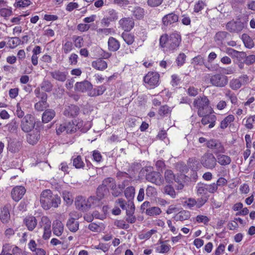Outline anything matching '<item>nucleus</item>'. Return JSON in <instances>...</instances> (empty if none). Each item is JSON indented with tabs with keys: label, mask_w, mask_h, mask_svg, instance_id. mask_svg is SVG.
<instances>
[{
	"label": "nucleus",
	"mask_w": 255,
	"mask_h": 255,
	"mask_svg": "<svg viewBox=\"0 0 255 255\" xmlns=\"http://www.w3.org/2000/svg\"><path fill=\"white\" fill-rule=\"evenodd\" d=\"M181 42V36L177 31L168 35H162L159 39V45L162 48H166L169 51L174 52L179 47Z\"/></svg>",
	"instance_id": "nucleus-1"
},
{
	"label": "nucleus",
	"mask_w": 255,
	"mask_h": 255,
	"mask_svg": "<svg viewBox=\"0 0 255 255\" xmlns=\"http://www.w3.org/2000/svg\"><path fill=\"white\" fill-rule=\"evenodd\" d=\"M40 203L45 210H48L51 207L57 208L61 203L60 197L58 195H54L50 190L46 189L40 194Z\"/></svg>",
	"instance_id": "nucleus-2"
},
{
	"label": "nucleus",
	"mask_w": 255,
	"mask_h": 255,
	"mask_svg": "<svg viewBox=\"0 0 255 255\" xmlns=\"http://www.w3.org/2000/svg\"><path fill=\"white\" fill-rule=\"evenodd\" d=\"M193 104L198 110V116H203L204 114L213 111L209 105L210 101L208 98L204 95L198 97L195 99Z\"/></svg>",
	"instance_id": "nucleus-3"
},
{
	"label": "nucleus",
	"mask_w": 255,
	"mask_h": 255,
	"mask_svg": "<svg viewBox=\"0 0 255 255\" xmlns=\"http://www.w3.org/2000/svg\"><path fill=\"white\" fill-rule=\"evenodd\" d=\"M145 178L147 181L157 186H160L164 183L163 178L158 171L153 170L151 166L146 167L144 169Z\"/></svg>",
	"instance_id": "nucleus-4"
},
{
	"label": "nucleus",
	"mask_w": 255,
	"mask_h": 255,
	"mask_svg": "<svg viewBox=\"0 0 255 255\" xmlns=\"http://www.w3.org/2000/svg\"><path fill=\"white\" fill-rule=\"evenodd\" d=\"M247 26V22L239 18L233 19L226 24V29L231 33H240Z\"/></svg>",
	"instance_id": "nucleus-5"
},
{
	"label": "nucleus",
	"mask_w": 255,
	"mask_h": 255,
	"mask_svg": "<svg viewBox=\"0 0 255 255\" xmlns=\"http://www.w3.org/2000/svg\"><path fill=\"white\" fill-rule=\"evenodd\" d=\"M201 165L205 168L213 169L217 165V159L211 153H205L200 159Z\"/></svg>",
	"instance_id": "nucleus-6"
},
{
	"label": "nucleus",
	"mask_w": 255,
	"mask_h": 255,
	"mask_svg": "<svg viewBox=\"0 0 255 255\" xmlns=\"http://www.w3.org/2000/svg\"><path fill=\"white\" fill-rule=\"evenodd\" d=\"M22 250L15 245L5 243L2 245L0 255H22Z\"/></svg>",
	"instance_id": "nucleus-7"
},
{
	"label": "nucleus",
	"mask_w": 255,
	"mask_h": 255,
	"mask_svg": "<svg viewBox=\"0 0 255 255\" xmlns=\"http://www.w3.org/2000/svg\"><path fill=\"white\" fill-rule=\"evenodd\" d=\"M250 82L249 77L247 75H243L237 78L232 79L229 83V87L233 90L237 91L242 86H246Z\"/></svg>",
	"instance_id": "nucleus-8"
},
{
	"label": "nucleus",
	"mask_w": 255,
	"mask_h": 255,
	"mask_svg": "<svg viewBox=\"0 0 255 255\" xmlns=\"http://www.w3.org/2000/svg\"><path fill=\"white\" fill-rule=\"evenodd\" d=\"M35 125L34 117L31 114H26L21 121V128L25 132H30L34 128Z\"/></svg>",
	"instance_id": "nucleus-9"
},
{
	"label": "nucleus",
	"mask_w": 255,
	"mask_h": 255,
	"mask_svg": "<svg viewBox=\"0 0 255 255\" xmlns=\"http://www.w3.org/2000/svg\"><path fill=\"white\" fill-rule=\"evenodd\" d=\"M210 82L213 86L223 88L227 85L228 83V78L225 75L216 74L211 77Z\"/></svg>",
	"instance_id": "nucleus-10"
},
{
	"label": "nucleus",
	"mask_w": 255,
	"mask_h": 255,
	"mask_svg": "<svg viewBox=\"0 0 255 255\" xmlns=\"http://www.w3.org/2000/svg\"><path fill=\"white\" fill-rule=\"evenodd\" d=\"M51 222L49 219L46 216H43L39 222V225L43 229L44 233L43 238L44 240L48 239L51 235Z\"/></svg>",
	"instance_id": "nucleus-11"
},
{
	"label": "nucleus",
	"mask_w": 255,
	"mask_h": 255,
	"mask_svg": "<svg viewBox=\"0 0 255 255\" xmlns=\"http://www.w3.org/2000/svg\"><path fill=\"white\" fill-rule=\"evenodd\" d=\"M178 19L179 16L175 12L164 15L161 20L162 27L166 28L172 26L174 23L178 22Z\"/></svg>",
	"instance_id": "nucleus-12"
},
{
	"label": "nucleus",
	"mask_w": 255,
	"mask_h": 255,
	"mask_svg": "<svg viewBox=\"0 0 255 255\" xmlns=\"http://www.w3.org/2000/svg\"><path fill=\"white\" fill-rule=\"evenodd\" d=\"M159 74L155 72H149L144 77V82L150 87H154L158 84Z\"/></svg>",
	"instance_id": "nucleus-13"
},
{
	"label": "nucleus",
	"mask_w": 255,
	"mask_h": 255,
	"mask_svg": "<svg viewBox=\"0 0 255 255\" xmlns=\"http://www.w3.org/2000/svg\"><path fill=\"white\" fill-rule=\"evenodd\" d=\"M206 145L208 148L214 149V153L216 154L225 152L224 147L219 140L213 139H210L207 142Z\"/></svg>",
	"instance_id": "nucleus-14"
},
{
	"label": "nucleus",
	"mask_w": 255,
	"mask_h": 255,
	"mask_svg": "<svg viewBox=\"0 0 255 255\" xmlns=\"http://www.w3.org/2000/svg\"><path fill=\"white\" fill-rule=\"evenodd\" d=\"M88 199L85 197L79 196L76 198L75 204L77 209L85 212L89 210L90 208Z\"/></svg>",
	"instance_id": "nucleus-15"
},
{
	"label": "nucleus",
	"mask_w": 255,
	"mask_h": 255,
	"mask_svg": "<svg viewBox=\"0 0 255 255\" xmlns=\"http://www.w3.org/2000/svg\"><path fill=\"white\" fill-rule=\"evenodd\" d=\"M199 116L202 117L201 123L203 125L206 126L209 124L208 128H211L215 126L217 118L215 115L212 114V112L204 114L203 116Z\"/></svg>",
	"instance_id": "nucleus-16"
},
{
	"label": "nucleus",
	"mask_w": 255,
	"mask_h": 255,
	"mask_svg": "<svg viewBox=\"0 0 255 255\" xmlns=\"http://www.w3.org/2000/svg\"><path fill=\"white\" fill-rule=\"evenodd\" d=\"M25 192L26 189L23 186H17L12 189L11 192V196L13 200L17 202L22 198Z\"/></svg>",
	"instance_id": "nucleus-17"
},
{
	"label": "nucleus",
	"mask_w": 255,
	"mask_h": 255,
	"mask_svg": "<svg viewBox=\"0 0 255 255\" xmlns=\"http://www.w3.org/2000/svg\"><path fill=\"white\" fill-rule=\"evenodd\" d=\"M75 123L76 130L79 129L82 132H86L92 127V124L90 121L84 122L81 119L75 120Z\"/></svg>",
	"instance_id": "nucleus-18"
},
{
	"label": "nucleus",
	"mask_w": 255,
	"mask_h": 255,
	"mask_svg": "<svg viewBox=\"0 0 255 255\" xmlns=\"http://www.w3.org/2000/svg\"><path fill=\"white\" fill-rule=\"evenodd\" d=\"M119 24L126 31H129L133 28L134 22L131 17H125L119 20Z\"/></svg>",
	"instance_id": "nucleus-19"
},
{
	"label": "nucleus",
	"mask_w": 255,
	"mask_h": 255,
	"mask_svg": "<svg viewBox=\"0 0 255 255\" xmlns=\"http://www.w3.org/2000/svg\"><path fill=\"white\" fill-rule=\"evenodd\" d=\"M135 210V206L133 202H129L128 204V209L126 211V221L130 223L133 224L136 222V217L133 215Z\"/></svg>",
	"instance_id": "nucleus-20"
},
{
	"label": "nucleus",
	"mask_w": 255,
	"mask_h": 255,
	"mask_svg": "<svg viewBox=\"0 0 255 255\" xmlns=\"http://www.w3.org/2000/svg\"><path fill=\"white\" fill-rule=\"evenodd\" d=\"M27 142L31 144H36L40 138V131L35 129L28 133L26 136Z\"/></svg>",
	"instance_id": "nucleus-21"
},
{
	"label": "nucleus",
	"mask_w": 255,
	"mask_h": 255,
	"mask_svg": "<svg viewBox=\"0 0 255 255\" xmlns=\"http://www.w3.org/2000/svg\"><path fill=\"white\" fill-rule=\"evenodd\" d=\"M51 76L55 80L64 82L67 77L68 72L61 71L59 70H55L50 72Z\"/></svg>",
	"instance_id": "nucleus-22"
},
{
	"label": "nucleus",
	"mask_w": 255,
	"mask_h": 255,
	"mask_svg": "<svg viewBox=\"0 0 255 255\" xmlns=\"http://www.w3.org/2000/svg\"><path fill=\"white\" fill-rule=\"evenodd\" d=\"M92 84L86 80L81 82H77L75 85V90L82 92H86L92 89Z\"/></svg>",
	"instance_id": "nucleus-23"
},
{
	"label": "nucleus",
	"mask_w": 255,
	"mask_h": 255,
	"mask_svg": "<svg viewBox=\"0 0 255 255\" xmlns=\"http://www.w3.org/2000/svg\"><path fill=\"white\" fill-rule=\"evenodd\" d=\"M52 230L54 235L59 237L63 232L64 225L60 221L56 220L53 223Z\"/></svg>",
	"instance_id": "nucleus-24"
},
{
	"label": "nucleus",
	"mask_w": 255,
	"mask_h": 255,
	"mask_svg": "<svg viewBox=\"0 0 255 255\" xmlns=\"http://www.w3.org/2000/svg\"><path fill=\"white\" fill-rule=\"evenodd\" d=\"M79 113V107L77 106L71 105L65 110L64 114L68 117H74L77 116Z\"/></svg>",
	"instance_id": "nucleus-25"
},
{
	"label": "nucleus",
	"mask_w": 255,
	"mask_h": 255,
	"mask_svg": "<svg viewBox=\"0 0 255 255\" xmlns=\"http://www.w3.org/2000/svg\"><path fill=\"white\" fill-rule=\"evenodd\" d=\"M24 222L28 230L30 231H33L37 224V220L33 216L26 217Z\"/></svg>",
	"instance_id": "nucleus-26"
},
{
	"label": "nucleus",
	"mask_w": 255,
	"mask_h": 255,
	"mask_svg": "<svg viewBox=\"0 0 255 255\" xmlns=\"http://www.w3.org/2000/svg\"><path fill=\"white\" fill-rule=\"evenodd\" d=\"M55 112L52 109H47L42 114V120L44 123L51 121L55 116Z\"/></svg>",
	"instance_id": "nucleus-27"
},
{
	"label": "nucleus",
	"mask_w": 255,
	"mask_h": 255,
	"mask_svg": "<svg viewBox=\"0 0 255 255\" xmlns=\"http://www.w3.org/2000/svg\"><path fill=\"white\" fill-rule=\"evenodd\" d=\"M92 66L97 70L102 71L107 68V63L103 59L99 58L92 62Z\"/></svg>",
	"instance_id": "nucleus-28"
},
{
	"label": "nucleus",
	"mask_w": 255,
	"mask_h": 255,
	"mask_svg": "<svg viewBox=\"0 0 255 255\" xmlns=\"http://www.w3.org/2000/svg\"><path fill=\"white\" fill-rule=\"evenodd\" d=\"M216 159L217 162L222 166L229 165L232 161V159L230 156L222 154H218L217 155Z\"/></svg>",
	"instance_id": "nucleus-29"
},
{
	"label": "nucleus",
	"mask_w": 255,
	"mask_h": 255,
	"mask_svg": "<svg viewBox=\"0 0 255 255\" xmlns=\"http://www.w3.org/2000/svg\"><path fill=\"white\" fill-rule=\"evenodd\" d=\"M108 49L111 51H116L120 48V44L116 38L110 37L108 40Z\"/></svg>",
	"instance_id": "nucleus-30"
},
{
	"label": "nucleus",
	"mask_w": 255,
	"mask_h": 255,
	"mask_svg": "<svg viewBox=\"0 0 255 255\" xmlns=\"http://www.w3.org/2000/svg\"><path fill=\"white\" fill-rule=\"evenodd\" d=\"M229 34L225 31H219L216 33L214 37L215 41L217 44H222L224 40L227 38Z\"/></svg>",
	"instance_id": "nucleus-31"
},
{
	"label": "nucleus",
	"mask_w": 255,
	"mask_h": 255,
	"mask_svg": "<svg viewBox=\"0 0 255 255\" xmlns=\"http://www.w3.org/2000/svg\"><path fill=\"white\" fill-rule=\"evenodd\" d=\"M0 220L3 224L7 223L10 220V214L7 207H4L0 213Z\"/></svg>",
	"instance_id": "nucleus-32"
},
{
	"label": "nucleus",
	"mask_w": 255,
	"mask_h": 255,
	"mask_svg": "<svg viewBox=\"0 0 255 255\" xmlns=\"http://www.w3.org/2000/svg\"><path fill=\"white\" fill-rule=\"evenodd\" d=\"M66 225L71 232H76L79 229V224L78 221L71 218L67 221Z\"/></svg>",
	"instance_id": "nucleus-33"
},
{
	"label": "nucleus",
	"mask_w": 255,
	"mask_h": 255,
	"mask_svg": "<svg viewBox=\"0 0 255 255\" xmlns=\"http://www.w3.org/2000/svg\"><path fill=\"white\" fill-rule=\"evenodd\" d=\"M135 195V189L133 186H129L127 187L125 190V195L126 198L128 200V204L129 202H133L132 200L134 198Z\"/></svg>",
	"instance_id": "nucleus-34"
},
{
	"label": "nucleus",
	"mask_w": 255,
	"mask_h": 255,
	"mask_svg": "<svg viewBox=\"0 0 255 255\" xmlns=\"http://www.w3.org/2000/svg\"><path fill=\"white\" fill-rule=\"evenodd\" d=\"M74 49V45L72 42L66 40L63 42L62 46V51L63 53L67 54L71 52Z\"/></svg>",
	"instance_id": "nucleus-35"
},
{
	"label": "nucleus",
	"mask_w": 255,
	"mask_h": 255,
	"mask_svg": "<svg viewBox=\"0 0 255 255\" xmlns=\"http://www.w3.org/2000/svg\"><path fill=\"white\" fill-rule=\"evenodd\" d=\"M40 87L43 91L50 92L53 89V85L50 81L44 79L40 84Z\"/></svg>",
	"instance_id": "nucleus-36"
},
{
	"label": "nucleus",
	"mask_w": 255,
	"mask_h": 255,
	"mask_svg": "<svg viewBox=\"0 0 255 255\" xmlns=\"http://www.w3.org/2000/svg\"><path fill=\"white\" fill-rule=\"evenodd\" d=\"M235 120V117L233 115H229L223 120L220 123V128L224 129L228 127L229 124Z\"/></svg>",
	"instance_id": "nucleus-37"
},
{
	"label": "nucleus",
	"mask_w": 255,
	"mask_h": 255,
	"mask_svg": "<svg viewBox=\"0 0 255 255\" xmlns=\"http://www.w3.org/2000/svg\"><path fill=\"white\" fill-rule=\"evenodd\" d=\"M162 211L160 208L158 207H149L146 209L145 213L150 216H156L160 215Z\"/></svg>",
	"instance_id": "nucleus-38"
},
{
	"label": "nucleus",
	"mask_w": 255,
	"mask_h": 255,
	"mask_svg": "<svg viewBox=\"0 0 255 255\" xmlns=\"http://www.w3.org/2000/svg\"><path fill=\"white\" fill-rule=\"evenodd\" d=\"M190 217V213L187 210H183L179 212L175 216L176 221H183L188 220Z\"/></svg>",
	"instance_id": "nucleus-39"
},
{
	"label": "nucleus",
	"mask_w": 255,
	"mask_h": 255,
	"mask_svg": "<svg viewBox=\"0 0 255 255\" xmlns=\"http://www.w3.org/2000/svg\"><path fill=\"white\" fill-rule=\"evenodd\" d=\"M144 9L139 6L134 7L132 11L133 15L137 19H142L144 17Z\"/></svg>",
	"instance_id": "nucleus-40"
},
{
	"label": "nucleus",
	"mask_w": 255,
	"mask_h": 255,
	"mask_svg": "<svg viewBox=\"0 0 255 255\" xmlns=\"http://www.w3.org/2000/svg\"><path fill=\"white\" fill-rule=\"evenodd\" d=\"M197 194L198 195H204L207 194L208 190L207 187V184L198 183L196 186Z\"/></svg>",
	"instance_id": "nucleus-41"
},
{
	"label": "nucleus",
	"mask_w": 255,
	"mask_h": 255,
	"mask_svg": "<svg viewBox=\"0 0 255 255\" xmlns=\"http://www.w3.org/2000/svg\"><path fill=\"white\" fill-rule=\"evenodd\" d=\"M47 99H46L45 100L40 99V100L35 104V109L39 111H43L48 107V104L47 102Z\"/></svg>",
	"instance_id": "nucleus-42"
},
{
	"label": "nucleus",
	"mask_w": 255,
	"mask_h": 255,
	"mask_svg": "<svg viewBox=\"0 0 255 255\" xmlns=\"http://www.w3.org/2000/svg\"><path fill=\"white\" fill-rule=\"evenodd\" d=\"M21 142L19 141L12 142L8 144V150L12 153L18 152L21 148Z\"/></svg>",
	"instance_id": "nucleus-43"
},
{
	"label": "nucleus",
	"mask_w": 255,
	"mask_h": 255,
	"mask_svg": "<svg viewBox=\"0 0 255 255\" xmlns=\"http://www.w3.org/2000/svg\"><path fill=\"white\" fill-rule=\"evenodd\" d=\"M73 164L77 169L83 168L85 166V164L80 155H78L77 157L73 158Z\"/></svg>",
	"instance_id": "nucleus-44"
},
{
	"label": "nucleus",
	"mask_w": 255,
	"mask_h": 255,
	"mask_svg": "<svg viewBox=\"0 0 255 255\" xmlns=\"http://www.w3.org/2000/svg\"><path fill=\"white\" fill-rule=\"evenodd\" d=\"M242 37L246 47L248 48H252L254 47V43L249 35H248L247 34H243Z\"/></svg>",
	"instance_id": "nucleus-45"
},
{
	"label": "nucleus",
	"mask_w": 255,
	"mask_h": 255,
	"mask_svg": "<svg viewBox=\"0 0 255 255\" xmlns=\"http://www.w3.org/2000/svg\"><path fill=\"white\" fill-rule=\"evenodd\" d=\"M164 193L170 196L172 198L176 197V192L171 185H166L163 188Z\"/></svg>",
	"instance_id": "nucleus-46"
},
{
	"label": "nucleus",
	"mask_w": 255,
	"mask_h": 255,
	"mask_svg": "<svg viewBox=\"0 0 255 255\" xmlns=\"http://www.w3.org/2000/svg\"><path fill=\"white\" fill-rule=\"evenodd\" d=\"M108 192V188H106L105 186L100 185L98 187L97 190V196L99 198V199H102L104 198L105 195Z\"/></svg>",
	"instance_id": "nucleus-47"
},
{
	"label": "nucleus",
	"mask_w": 255,
	"mask_h": 255,
	"mask_svg": "<svg viewBox=\"0 0 255 255\" xmlns=\"http://www.w3.org/2000/svg\"><path fill=\"white\" fill-rule=\"evenodd\" d=\"M74 45L78 48H81L83 45L84 39L80 36L74 35L72 37Z\"/></svg>",
	"instance_id": "nucleus-48"
},
{
	"label": "nucleus",
	"mask_w": 255,
	"mask_h": 255,
	"mask_svg": "<svg viewBox=\"0 0 255 255\" xmlns=\"http://www.w3.org/2000/svg\"><path fill=\"white\" fill-rule=\"evenodd\" d=\"M164 178L167 183H172L175 180V175L173 171L171 170L168 169L165 171Z\"/></svg>",
	"instance_id": "nucleus-49"
},
{
	"label": "nucleus",
	"mask_w": 255,
	"mask_h": 255,
	"mask_svg": "<svg viewBox=\"0 0 255 255\" xmlns=\"http://www.w3.org/2000/svg\"><path fill=\"white\" fill-rule=\"evenodd\" d=\"M172 111L171 108L167 105L161 106L158 110V114L161 116H167Z\"/></svg>",
	"instance_id": "nucleus-50"
},
{
	"label": "nucleus",
	"mask_w": 255,
	"mask_h": 255,
	"mask_svg": "<svg viewBox=\"0 0 255 255\" xmlns=\"http://www.w3.org/2000/svg\"><path fill=\"white\" fill-rule=\"evenodd\" d=\"M64 125L66 127V133H72L76 131V128H75L74 122L65 123Z\"/></svg>",
	"instance_id": "nucleus-51"
},
{
	"label": "nucleus",
	"mask_w": 255,
	"mask_h": 255,
	"mask_svg": "<svg viewBox=\"0 0 255 255\" xmlns=\"http://www.w3.org/2000/svg\"><path fill=\"white\" fill-rule=\"evenodd\" d=\"M21 43V40L17 37H10L8 41V44L10 48H14Z\"/></svg>",
	"instance_id": "nucleus-52"
},
{
	"label": "nucleus",
	"mask_w": 255,
	"mask_h": 255,
	"mask_svg": "<svg viewBox=\"0 0 255 255\" xmlns=\"http://www.w3.org/2000/svg\"><path fill=\"white\" fill-rule=\"evenodd\" d=\"M122 37L128 45H131L134 41V36L130 33H123L122 34Z\"/></svg>",
	"instance_id": "nucleus-53"
},
{
	"label": "nucleus",
	"mask_w": 255,
	"mask_h": 255,
	"mask_svg": "<svg viewBox=\"0 0 255 255\" xmlns=\"http://www.w3.org/2000/svg\"><path fill=\"white\" fill-rule=\"evenodd\" d=\"M88 201H89V204L90 208L98 206L100 201L101 199H99V198L96 196H90L88 198Z\"/></svg>",
	"instance_id": "nucleus-54"
},
{
	"label": "nucleus",
	"mask_w": 255,
	"mask_h": 255,
	"mask_svg": "<svg viewBox=\"0 0 255 255\" xmlns=\"http://www.w3.org/2000/svg\"><path fill=\"white\" fill-rule=\"evenodd\" d=\"M196 200L192 198H189L184 202V206L190 209H192L195 207L196 208Z\"/></svg>",
	"instance_id": "nucleus-55"
},
{
	"label": "nucleus",
	"mask_w": 255,
	"mask_h": 255,
	"mask_svg": "<svg viewBox=\"0 0 255 255\" xmlns=\"http://www.w3.org/2000/svg\"><path fill=\"white\" fill-rule=\"evenodd\" d=\"M186 56L183 53H180L176 59V62L178 66H182L185 62Z\"/></svg>",
	"instance_id": "nucleus-56"
},
{
	"label": "nucleus",
	"mask_w": 255,
	"mask_h": 255,
	"mask_svg": "<svg viewBox=\"0 0 255 255\" xmlns=\"http://www.w3.org/2000/svg\"><path fill=\"white\" fill-rule=\"evenodd\" d=\"M146 195L149 197H155L157 195L156 189L151 186H147L146 189Z\"/></svg>",
	"instance_id": "nucleus-57"
},
{
	"label": "nucleus",
	"mask_w": 255,
	"mask_h": 255,
	"mask_svg": "<svg viewBox=\"0 0 255 255\" xmlns=\"http://www.w3.org/2000/svg\"><path fill=\"white\" fill-rule=\"evenodd\" d=\"M22 103L21 102L18 103L16 106V110L15 115L19 118H22L24 115V112L22 110Z\"/></svg>",
	"instance_id": "nucleus-58"
},
{
	"label": "nucleus",
	"mask_w": 255,
	"mask_h": 255,
	"mask_svg": "<svg viewBox=\"0 0 255 255\" xmlns=\"http://www.w3.org/2000/svg\"><path fill=\"white\" fill-rule=\"evenodd\" d=\"M64 200L67 204H71L73 201L71 193L67 191H64L62 193Z\"/></svg>",
	"instance_id": "nucleus-59"
},
{
	"label": "nucleus",
	"mask_w": 255,
	"mask_h": 255,
	"mask_svg": "<svg viewBox=\"0 0 255 255\" xmlns=\"http://www.w3.org/2000/svg\"><path fill=\"white\" fill-rule=\"evenodd\" d=\"M116 183L115 180L111 177H108L105 179L102 182V184L101 185L105 186L106 188L109 187L111 188L112 185Z\"/></svg>",
	"instance_id": "nucleus-60"
},
{
	"label": "nucleus",
	"mask_w": 255,
	"mask_h": 255,
	"mask_svg": "<svg viewBox=\"0 0 255 255\" xmlns=\"http://www.w3.org/2000/svg\"><path fill=\"white\" fill-rule=\"evenodd\" d=\"M111 190L112 195L115 197L120 196L122 193L121 189H120L119 187H117L116 183L112 185Z\"/></svg>",
	"instance_id": "nucleus-61"
},
{
	"label": "nucleus",
	"mask_w": 255,
	"mask_h": 255,
	"mask_svg": "<svg viewBox=\"0 0 255 255\" xmlns=\"http://www.w3.org/2000/svg\"><path fill=\"white\" fill-rule=\"evenodd\" d=\"M31 3L29 0H19L14 4V6L17 7H25L29 5Z\"/></svg>",
	"instance_id": "nucleus-62"
},
{
	"label": "nucleus",
	"mask_w": 255,
	"mask_h": 255,
	"mask_svg": "<svg viewBox=\"0 0 255 255\" xmlns=\"http://www.w3.org/2000/svg\"><path fill=\"white\" fill-rule=\"evenodd\" d=\"M209 196H204L198 198L197 200L196 208H200L202 207L208 201Z\"/></svg>",
	"instance_id": "nucleus-63"
},
{
	"label": "nucleus",
	"mask_w": 255,
	"mask_h": 255,
	"mask_svg": "<svg viewBox=\"0 0 255 255\" xmlns=\"http://www.w3.org/2000/svg\"><path fill=\"white\" fill-rule=\"evenodd\" d=\"M115 225L120 229H127L129 227V225L126 223L123 220H117L115 222Z\"/></svg>",
	"instance_id": "nucleus-64"
}]
</instances>
